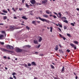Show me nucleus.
<instances>
[{
  "label": "nucleus",
  "mask_w": 79,
  "mask_h": 79,
  "mask_svg": "<svg viewBox=\"0 0 79 79\" xmlns=\"http://www.w3.org/2000/svg\"><path fill=\"white\" fill-rule=\"evenodd\" d=\"M56 25L57 26H59V27H62V25H60V23H58V24H56Z\"/></svg>",
  "instance_id": "14"
},
{
  "label": "nucleus",
  "mask_w": 79,
  "mask_h": 79,
  "mask_svg": "<svg viewBox=\"0 0 79 79\" xmlns=\"http://www.w3.org/2000/svg\"><path fill=\"white\" fill-rule=\"evenodd\" d=\"M63 39H64V40H66V38L64 37H63Z\"/></svg>",
  "instance_id": "45"
},
{
  "label": "nucleus",
  "mask_w": 79,
  "mask_h": 79,
  "mask_svg": "<svg viewBox=\"0 0 79 79\" xmlns=\"http://www.w3.org/2000/svg\"><path fill=\"white\" fill-rule=\"evenodd\" d=\"M64 67L63 66L62 69V72H64Z\"/></svg>",
  "instance_id": "25"
},
{
  "label": "nucleus",
  "mask_w": 79,
  "mask_h": 79,
  "mask_svg": "<svg viewBox=\"0 0 79 79\" xmlns=\"http://www.w3.org/2000/svg\"><path fill=\"white\" fill-rule=\"evenodd\" d=\"M15 51L18 53H21L23 52V50L17 48L15 49Z\"/></svg>",
  "instance_id": "4"
},
{
  "label": "nucleus",
  "mask_w": 79,
  "mask_h": 79,
  "mask_svg": "<svg viewBox=\"0 0 79 79\" xmlns=\"http://www.w3.org/2000/svg\"><path fill=\"white\" fill-rule=\"evenodd\" d=\"M76 10H77V11H79V8H77L76 9Z\"/></svg>",
  "instance_id": "56"
},
{
  "label": "nucleus",
  "mask_w": 79,
  "mask_h": 79,
  "mask_svg": "<svg viewBox=\"0 0 79 79\" xmlns=\"http://www.w3.org/2000/svg\"><path fill=\"white\" fill-rule=\"evenodd\" d=\"M43 17H44V18H47L48 17V15H43Z\"/></svg>",
  "instance_id": "17"
},
{
  "label": "nucleus",
  "mask_w": 79,
  "mask_h": 79,
  "mask_svg": "<svg viewBox=\"0 0 79 79\" xmlns=\"http://www.w3.org/2000/svg\"><path fill=\"white\" fill-rule=\"evenodd\" d=\"M50 31L51 32H52V30H53V28L52 27H50Z\"/></svg>",
  "instance_id": "30"
},
{
  "label": "nucleus",
  "mask_w": 79,
  "mask_h": 79,
  "mask_svg": "<svg viewBox=\"0 0 79 79\" xmlns=\"http://www.w3.org/2000/svg\"><path fill=\"white\" fill-rule=\"evenodd\" d=\"M2 52H10V53H13V51L8 50L5 48L2 49Z\"/></svg>",
  "instance_id": "5"
},
{
  "label": "nucleus",
  "mask_w": 79,
  "mask_h": 79,
  "mask_svg": "<svg viewBox=\"0 0 79 79\" xmlns=\"http://www.w3.org/2000/svg\"><path fill=\"white\" fill-rule=\"evenodd\" d=\"M3 19L4 20H5V19H7V17L6 16H5L3 17Z\"/></svg>",
  "instance_id": "27"
},
{
  "label": "nucleus",
  "mask_w": 79,
  "mask_h": 79,
  "mask_svg": "<svg viewBox=\"0 0 79 79\" xmlns=\"http://www.w3.org/2000/svg\"><path fill=\"white\" fill-rule=\"evenodd\" d=\"M39 19L43 22H46V23H50V21L48 20L45 19H42L40 17H39Z\"/></svg>",
  "instance_id": "1"
},
{
  "label": "nucleus",
  "mask_w": 79,
  "mask_h": 79,
  "mask_svg": "<svg viewBox=\"0 0 79 79\" xmlns=\"http://www.w3.org/2000/svg\"><path fill=\"white\" fill-rule=\"evenodd\" d=\"M39 38H40L39 40V42H41L42 40V38L41 36H38Z\"/></svg>",
  "instance_id": "8"
},
{
  "label": "nucleus",
  "mask_w": 79,
  "mask_h": 79,
  "mask_svg": "<svg viewBox=\"0 0 79 79\" xmlns=\"http://www.w3.org/2000/svg\"><path fill=\"white\" fill-rule=\"evenodd\" d=\"M58 45H56V48H54V50H55L56 51H57L58 50Z\"/></svg>",
  "instance_id": "10"
},
{
  "label": "nucleus",
  "mask_w": 79,
  "mask_h": 79,
  "mask_svg": "<svg viewBox=\"0 0 79 79\" xmlns=\"http://www.w3.org/2000/svg\"><path fill=\"white\" fill-rule=\"evenodd\" d=\"M63 22H64V23H68V20H64Z\"/></svg>",
  "instance_id": "23"
},
{
  "label": "nucleus",
  "mask_w": 79,
  "mask_h": 79,
  "mask_svg": "<svg viewBox=\"0 0 79 79\" xmlns=\"http://www.w3.org/2000/svg\"><path fill=\"white\" fill-rule=\"evenodd\" d=\"M26 6L27 7V8H29V5H28L27 3L26 4Z\"/></svg>",
  "instance_id": "32"
},
{
  "label": "nucleus",
  "mask_w": 79,
  "mask_h": 79,
  "mask_svg": "<svg viewBox=\"0 0 79 79\" xmlns=\"http://www.w3.org/2000/svg\"><path fill=\"white\" fill-rule=\"evenodd\" d=\"M3 37H4L3 35H0V39H2Z\"/></svg>",
  "instance_id": "15"
},
{
  "label": "nucleus",
  "mask_w": 79,
  "mask_h": 79,
  "mask_svg": "<svg viewBox=\"0 0 79 79\" xmlns=\"http://www.w3.org/2000/svg\"><path fill=\"white\" fill-rule=\"evenodd\" d=\"M64 29H67V27L66 26H64Z\"/></svg>",
  "instance_id": "42"
},
{
  "label": "nucleus",
  "mask_w": 79,
  "mask_h": 79,
  "mask_svg": "<svg viewBox=\"0 0 79 79\" xmlns=\"http://www.w3.org/2000/svg\"><path fill=\"white\" fill-rule=\"evenodd\" d=\"M0 25H2V26H3V23H0Z\"/></svg>",
  "instance_id": "59"
},
{
  "label": "nucleus",
  "mask_w": 79,
  "mask_h": 79,
  "mask_svg": "<svg viewBox=\"0 0 79 79\" xmlns=\"http://www.w3.org/2000/svg\"><path fill=\"white\" fill-rule=\"evenodd\" d=\"M30 2L32 5H34L36 3V2L35 0H32L30 1Z\"/></svg>",
  "instance_id": "7"
},
{
  "label": "nucleus",
  "mask_w": 79,
  "mask_h": 79,
  "mask_svg": "<svg viewBox=\"0 0 79 79\" xmlns=\"http://www.w3.org/2000/svg\"><path fill=\"white\" fill-rule=\"evenodd\" d=\"M3 58H5V59H6V56H3Z\"/></svg>",
  "instance_id": "53"
},
{
  "label": "nucleus",
  "mask_w": 79,
  "mask_h": 79,
  "mask_svg": "<svg viewBox=\"0 0 79 79\" xmlns=\"http://www.w3.org/2000/svg\"><path fill=\"white\" fill-rule=\"evenodd\" d=\"M67 35L68 36V37H71V35L69 34H67Z\"/></svg>",
  "instance_id": "29"
},
{
  "label": "nucleus",
  "mask_w": 79,
  "mask_h": 79,
  "mask_svg": "<svg viewBox=\"0 0 79 79\" xmlns=\"http://www.w3.org/2000/svg\"><path fill=\"white\" fill-rule=\"evenodd\" d=\"M36 22H37V23H40V21H36Z\"/></svg>",
  "instance_id": "51"
},
{
  "label": "nucleus",
  "mask_w": 79,
  "mask_h": 79,
  "mask_svg": "<svg viewBox=\"0 0 79 79\" xmlns=\"http://www.w3.org/2000/svg\"><path fill=\"white\" fill-rule=\"evenodd\" d=\"M36 21H33L32 22V23L33 24H35V25H37L36 24Z\"/></svg>",
  "instance_id": "12"
},
{
  "label": "nucleus",
  "mask_w": 79,
  "mask_h": 79,
  "mask_svg": "<svg viewBox=\"0 0 79 79\" xmlns=\"http://www.w3.org/2000/svg\"><path fill=\"white\" fill-rule=\"evenodd\" d=\"M1 32L2 33V34H5V32L4 31H2Z\"/></svg>",
  "instance_id": "44"
},
{
  "label": "nucleus",
  "mask_w": 79,
  "mask_h": 79,
  "mask_svg": "<svg viewBox=\"0 0 79 79\" xmlns=\"http://www.w3.org/2000/svg\"><path fill=\"white\" fill-rule=\"evenodd\" d=\"M1 15H6V14H4L3 13H1Z\"/></svg>",
  "instance_id": "48"
},
{
  "label": "nucleus",
  "mask_w": 79,
  "mask_h": 79,
  "mask_svg": "<svg viewBox=\"0 0 79 79\" xmlns=\"http://www.w3.org/2000/svg\"><path fill=\"white\" fill-rule=\"evenodd\" d=\"M23 65L26 68H28V67H27V65L26 64H23Z\"/></svg>",
  "instance_id": "24"
},
{
  "label": "nucleus",
  "mask_w": 79,
  "mask_h": 79,
  "mask_svg": "<svg viewBox=\"0 0 79 79\" xmlns=\"http://www.w3.org/2000/svg\"><path fill=\"white\" fill-rule=\"evenodd\" d=\"M14 19H17V17H14Z\"/></svg>",
  "instance_id": "60"
},
{
  "label": "nucleus",
  "mask_w": 79,
  "mask_h": 79,
  "mask_svg": "<svg viewBox=\"0 0 79 79\" xmlns=\"http://www.w3.org/2000/svg\"><path fill=\"white\" fill-rule=\"evenodd\" d=\"M38 53H39L38 52H35V55H38Z\"/></svg>",
  "instance_id": "43"
},
{
  "label": "nucleus",
  "mask_w": 79,
  "mask_h": 79,
  "mask_svg": "<svg viewBox=\"0 0 79 79\" xmlns=\"http://www.w3.org/2000/svg\"><path fill=\"white\" fill-rule=\"evenodd\" d=\"M73 43H74V44H79V42H77V41H73Z\"/></svg>",
  "instance_id": "18"
},
{
  "label": "nucleus",
  "mask_w": 79,
  "mask_h": 79,
  "mask_svg": "<svg viewBox=\"0 0 79 79\" xmlns=\"http://www.w3.org/2000/svg\"><path fill=\"white\" fill-rule=\"evenodd\" d=\"M2 12L3 13H8V11L7 10H3Z\"/></svg>",
  "instance_id": "21"
},
{
  "label": "nucleus",
  "mask_w": 79,
  "mask_h": 79,
  "mask_svg": "<svg viewBox=\"0 0 79 79\" xmlns=\"http://www.w3.org/2000/svg\"><path fill=\"white\" fill-rule=\"evenodd\" d=\"M24 2H25V0H22V3H24Z\"/></svg>",
  "instance_id": "49"
},
{
  "label": "nucleus",
  "mask_w": 79,
  "mask_h": 79,
  "mask_svg": "<svg viewBox=\"0 0 79 79\" xmlns=\"http://www.w3.org/2000/svg\"><path fill=\"white\" fill-rule=\"evenodd\" d=\"M70 51H71V50L69 49L67 50V52H68L69 53L70 52Z\"/></svg>",
  "instance_id": "34"
},
{
  "label": "nucleus",
  "mask_w": 79,
  "mask_h": 79,
  "mask_svg": "<svg viewBox=\"0 0 79 79\" xmlns=\"http://www.w3.org/2000/svg\"><path fill=\"white\" fill-rule=\"evenodd\" d=\"M0 44H1V45H4V43L1 42V43H0Z\"/></svg>",
  "instance_id": "37"
},
{
  "label": "nucleus",
  "mask_w": 79,
  "mask_h": 79,
  "mask_svg": "<svg viewBox=\"0 0 79 79\" xmlns=\"http://www.w3.org/2000/svg\"><path fill=\"white\" fill-rule=\"evenodd\" d=\"M31 64L32 66H36V64L34 62H31Z\"/></svg>",
  "instance_id": "11"
},
{
  "label": "nucleus",
  "mask_w": 79,
  "mask_h": 79,
  "mask_svg": "<svg viewBox=\"0 0 79 79\" xmlns=\"http://www.w3.org/2000/svg\"><path fill=\"white\" fill-rule=\"evenodd\" d=\"M49 11L48 10H46V13L47 14H50V13L49 12Z\"/></svg>",
  "instance_id": "22"
},
{
  "label": "nucleus",
  "mask_w": 79,
  "mask_h": 79,
  "mask_svg": "<svg viewBox=\"0 0 79 79\" xmlns=\"http://www.w3.org/2000/svg\"><path fill=\"white\" fill-rule=\"evenodd\" d=\"M52 17H53L54 18H57V17L55 15L52 16Z\"/></svg>",
  "instance_id": "36"
},
{
  "label": "nucleus",
  "mask_w": 79,
  "mask_h": 79,
  "mask_svg": "<svg viewBox=\"0 0 79 79\" xmlns=\"http://www.w3.org/2000/svg\"><path fill=\"white\" fill-rule=\"evenodd\" d=\"M70 45L73 48H74V49H75V50H76V49H77V48L76 47V46H75V45H74V44L72 43H70Z\"/></svg>",
  "instance_id": "6"
},
{
  "label": "nucleus",
  "mask_w": 79,
  "mask_h": 79,
  "mask_svg": "<svg viewBox=\"0 0 79 79\" xmlns=\"http://www.w3.org/2000/svg\"><path fill=\"white\" fill-rule=\"evenodd\" d=\"M26 27L27 29L28 30H29V29H30V28L28 27V26H27Z\"/></svg>",
  "instance_id": "35"
},
{
  "label": "nucleus",
  "mask_w": 79,
  "mask_h": 79,
  "mask_svg": "<svg viewBox=\"0 0 79 79\" xmlns=\"http://www.w3.org/2000/svg\"><path fill=\"white\" fill-rule=\"evenodd\" d=\"M19 11H21V10H23V9L22 8H19Z\"/></svg>",
  "instance_id": "50"
},
{
  "label": "nucleus",
  "mask_w": 79,
  "mask_h": 79,
  "mask_svg": "<svg viewBox=\"0 0 79 79\" xmlns=\"http://www.w3.org/2000/svg\"><path fill=\"white\" fill-rule=\"evenodd\" d=\"M39 56H44V54H43L40 53V54Z\"/></svg>",
  "instance_id": "31"
},
{
  "label": "nucleus",
  "mask_w": 79,
  "mask_h": 79,
  "mask_svg": "<svg viewBox=\"0 0 79 79\" xmlns=\"http://www.w3.org/2000/svg\"><path fill=\"white\" fill-rule=\"evenodd\" d=\"M58 15H59V16L58 15V17H57L58 18H60L61 19H62V20H63L64 19H67L66 18V17H61V15H62V14L61 13V12H59L58 13Z\"/></svg>",
  "instance_id": "2"
},
{
  "label": "nucleus",
  "mask_w": 79,
  "mask_h": 79,
  "mask_svg": "<svg viewBox=\"0 0 79 79\" xmlns=\"http://www.w3.org/2000/svg\"><path fill=\"white\" fill-rule=\"evenodd\" d=\"M31 64L29 63L28 64V66H31Z\"/></svg>",
  "instance_id": "39"
},
{
  "label": "nucleus",
  "mask_w": 79,
  "mask_h": 79,
  "mask_svg": "<svg viewBox=\"0 0 79 79\" xmlns=\"http://www.w3.org/2000/svg\"><path fill=\"white\" fill-rule=\"evenodd\" d=\"M49 13L50 14H52V12H49Z\"/></svg>",
  "instance_id": "63"
},
{
  "label": "nucleus",
  "mask_w": 79,
  "mask_h": 79,
  "mask_svg": "<svg viewBox=\"0 0 79 79\" xmlns=\"http://www.w3.org/2000/svg\"><path fill=\"white\" fill-rule=\"evenodd\" d=\"M22 18L23 19H25V20H27V18L25 16H23Z\"/></svg>",
  "instance_id": "16"
},
{
  "label": "nucleus",
  "mask_w": 79,
  "mask_h": 79,
  "mask_svg": "<svg viewBox=\"0 0 79 79\" xmlns=\"http://www.w3.org/2000/svg\"><path fill=\"white\" fill-rule=\"evenodd\" d=\"M41 45H39L38 46L37 48H39L40 47Z\"/></svg>",
  "instance_id": "47"
},
{
  "label": "nucleus",
  "mask_w": 79,
  "mask_h": 79,
  "mask_svg": "<svg viewBox=\"0 0 79 79\" xmlns=\"http://www.w3.org/2000/svg\"><path fill=\"white\" fill-rule=\"evenodd\" d=\"M71 26H74V24L73 23H71Z\"/></svg>",
  "instance_id": "33"
},
{
  "label": "nucleus",
  "mask_w": 79,
  "mask_h": 79,
  "mask_svg": "<svg viewBox=\"0 0 79 79\" xmlns=\"http://www.w3.org/2000/svg\"><path fill=\"white\" fill-rule=\"evenodd\" d=\"M13 78H15V79H16V76L15 75L13 76Z\"/></svg>",
  "instance_id": "46"
},
{
  "label": "nucleus",
  "mask_w": 79,
  "mask_h": 79,
  "mask_svg": "<svg viewBox=\"0 0 79 79\" xmlns=\"http://www.w3.org/2000/svg\"><path fill=\"white\" fill-rule=\"evenodd\" d=\"M30 14L31 15H33V14L32 13V12H30Z\"/></svg>",
  "instance_id": "52"
},
{
  "label": "nucleus",
  "mask_w": 79,
  "mask_h": 79,
  "mask_svg": "<svg viewBox=\"0 0 79 79\" xmlns=\"http://www.w3.org/2000/svg\"><path fill=\"white\" fill-rule=\"evenodd\" d=\"M53 13H54L55 15H56L57 17H58V14H57L56 13L54 12H53Z\"/></svg>",
  "instance_id": "28"
},
{
  "label": "nucleus",
  "mask_w": 79,
  "mask_h": 79,
  "mask_svg": "<svg viewBox=\"0 0 79 79\" xmlns=\"http://www.w3.org/2000/svg\"><path fill=\"white\" fill-rule=\"evenodd\" d=\"M47 0H44L43 1H42V4H45V3H46V2H47Z\"/></svg>",
  "instance_id": "9"
},
{
  "label": "nucleus",
  "mask_w": 79,
  "mask_h": 79,
  "mask_svg": "<svg viewBox=\"0 0 79 79\" xmlns=\"http://www.w3.org/2000/svg\"><path fill=\"white\" fill-rule=\"evenodd\" d=\"M77 78H78V77H77V76H76V77H75V78L76 79H77Z\"/></svg>",
  "instance_id": "55"
},
{
  "label": "nucleus",
  "mask_w": 79,
  "mask_h": 79,
  "mask_svg": "<svg viewBox=\"0 0 79 79\" xmlns=\"http://www.w3.org/2000/svg\"><path fill=\"white\" fill-rule=\"evenodd\" d=\"M34 42L35 44H38V41L37 40H34Z\"/></svg>",
  "instance_id": "13"
},
{
  "label": "nucleus",
  "mask_w": 79,
  "mask_h": 79,
  "mask_svg": "<svg viewBox=\"0 0 79 79\" xmlns=\"http://www.w3.org/2000/svg\"><path fill=\"white\" fill-rule=\"evenodd\" d=\"M7 10H8V11H10V9H7Z\"/></svg>",
  "instance_id": "64"
},
{
  "label": "nucleus",
  "mask_w": 79,
  "mask_h": 79,
  "mask_svg": "<svg viewBox=\"0 0 79 79\" xmlns=\"http://www.w3.org/2000/svg\"><path fill=\"white\" fill-rule=\"evenodd\" d=\"M58 29H59V30L60 31H61V29L60 28H58Z\"/></svg>",
  "instance_id": "54"
},
{
  "label": "nucleus",
  "mask_w": 79,
  "mask_h": 79,
  "mask_svg": "<svg viewBox=\"0 0 79 79\" xmlns=\"http://www.w3.org/2000/svg\"><path fill=\"white\" fill-rule=\"evenodd\" d=\"M5 69H6V70H7V69H8V68L5 67Z\"/></svg>",
  "instance_id": "62"
},
{
  "label": "nucleus",
  "mask_w": 79,
  "mask_h": 79,
  "mask_svg": "<svg viewBox=\"0 0 79 79\" xmlns=\"http://www.w3.org/2000/svg\"><path fill=\"white\" fill-rule=\"evenodd\" d=\"M59 45L60 47V48H61L62 47H61V44H59Z\"/></svg>",
  "instance_id": "57"
},
{
  "label": "nucleus",
  "mask_w": 79,
  "mask_h": 79,
  "mask_svg": "<svg viewBox=\"0 0 79 79\" xmlns=\"http://www.w3.org/2000/svg\"><path fill=\"white\" fill-rule=\"evenodd\" d=\"M10 29H12V30H13V29H14V28H13V27H12L11 26H10Z\"/></svg>",
  "instance_id": "26"
},
{
  "label": "nucleus",
  "mask_w": 79,
  "mask_h": 79,
  "mask_svg": "<svg viewBox=\"0 0 79 79\" xmlns=\"http://www.w3.org/2000/svg\"><path fill=\"white\" fill-rule=\"evenodd\" d=\"M59 52L60 53H63V51L62 50V49H60L59 50Z\"/></svg>",
  "instance_id": "19"
},
{
  "label": "nucleus",
  "mask_w": 79,
  "mask_h": 79,
  "mask_svg": "<svg viewBox=\"0 0 79 79\" xmlns=\"http://www.w3.org/2000/svg\"><path fill=\"white\" fill-rule=\"evenodd\" d=\"M73 74L74 75H75V76H76V73H74Z\"/></svg>",
  "instance_id": "61"
},
{
  "label": "nucleus",
  "mask_w": 79,
  "mask_h": 79,
  "mask_svg": "<svg viewBox=\"0 0 79 79\" xmlns=\"http://www.w3.org/2000/svg\"><path fill=\"white\" fill-rule=\"evenodd\" d=\"M16 73H15V72H14L12 74V75H13V76H14V75H15V74H16Z\"/></svg>",
  "instance_id": "40"
},
{
  "label": "nucleus",
  "mask_w": 79,
  "mask_h": 79,
  "mask_svg": "<svg viewBox=\"0 0 79 79\" xmlns=\"http://www.w3.org/2000/svg\"><path fill=\"white\" fill-rule=\"evenodd\" d=\"M6 47L7 49H10V50H13L14 47L13 46L8 45L6 46Z\"/></svg>",
  "instance_id": "3"
},
{
  "label": "nucleus",
  "mask_w": 79,
  "mask_h": 79,
  "mask_svg": "<svg viewBox=\"0 0 79 79\" xmlns=\"http://www.w3.org/2000/svg\"><path fill=\"white\" fill-rule=\"evenodd\" d=\"M50 67L52 69H55V67L52 65H50Z\"/></svg>",
  "instance_id": "20"
},
{
  "label": "nucleus",
  "mask_w": 79,
  "mask_h": 79,
  "mask_svg": "<svg viewBox=\"0 0 79 79\" xmlns=\"http://www.w3.org/2000/svg\"><path fill=\"white\" fill-rule=\"evenodd\" d=\"M26 47H28V48H30L31 47V46L29 45H27Z\"/></svg>",
  "instance_id": "41"
},
{
  "label": "nucleus",
  "mask_w": 79,
  "mask_h": 79,
  "mask_svg": "<svg viewBox=\"0 0 79 79\" xmlns=\"http://www.w3.org/2000/svg\"><path fill=\"white\" fill-rule=\"evenodd\" d=\"M34 79H38L37 77H34Z\"/></svg>",
  "instance_id": "58"
},
{
  "label": "nucleus",
  "mask_w": 79,
  "mask_h": 79,
  "mask_svg": "<svg viewBox=\"0 0 79 79\" xmlns=\"http://www.w3.org/2000/svg\"><path fill=\"white\" fill-rule=\"evenodd\" d=\"M59 35H60V37H61V38H63V35H62L60 34H59Z\"/></svg>",
  "instance_id": "38"
}]
</instances>
